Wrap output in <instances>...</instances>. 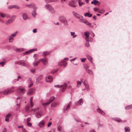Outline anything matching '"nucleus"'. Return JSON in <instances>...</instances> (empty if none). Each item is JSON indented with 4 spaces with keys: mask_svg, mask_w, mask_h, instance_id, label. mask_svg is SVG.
I'll use <instances>...</instances> for the list:
<instances>
[{
    "mask_svg": "<svg viewBox=\"0 0 132 132\" xmlns=\"http://www.w3.org/2000/svg\"><path fill=\"white\" fill-rule=\"evenodd\" d=\"M45 121L43 120H42L38 123V126L40 127H43L44 125Z\"/></svg>",
    "mask_w": 132,
    "mask_h": 132,
    "instance_id": "a211bd4d",
    "label": "nucleus"
},
{
    "mask_svg": "<svg viewBox=\"0 0 132 132\" xmlns=\"http://www.w3.org/2000/svg\"><path fill=\"white\" fill-rule=\"evenodd\" d=\"M69 60V59H68V57L65 58L63 60H62L61 61V62L62 63H64V62H65L64 61V60Z\"/></svg>",
    "mask_w": 132,
    "mask_h": 132,
    "instance_id": "a18cd8bd",
    "label": "nucleus"
},
{
    "mask_svg": "<svg viewBox=\"0 0 132 132\" xmlns=\"http://www.w3.org/2000/svg\"><path fill=\"white\" fill-rule=\"evenodd\" d=\"M42 114V112L41 111H39L36 112V116L37 118H40Z\"/></svg>",
    "mask_w": 132,
    "mask_h": 132,
    "instance_id": "f8f14e48",
    "label": "nucleus"
},
{
    "mask_svg": "<svg viewBox=\"0 0 132 132\" xmlns=\"http://www.w3.org/2000/svg\"><path fill=\"white\" fill-rule=\"evenodd\" d=\"M14 92L13 90L9 89L5 90L4 92V94L5 95H7Z\"/></svg>",
    "mask_w": 132,
    "mask_h": 132,
    "instance_id": "6e6552de",
    "label": "nucleus"
},
{
    "mask_svg": "<svg viewBox=\"0 0 132 132\" xmlns=\"http://www.w3.org/2000/svg\"><path fill=\"white\" fill-rule=\"evenodd\" d=\"M16 63L19 65L26 67L27 66L26 64L25 63L24 61L23 60H20L16 62Z\"/></svg>",
    "mask_w": 132,
    "mask_h": 132,
    "instance_id": "0eeeda50",
    "label": "nucleus"
},
{
    "mask_svg": "<svg viewBox=\"0 0 132 132\" xmlns=\"http://www.w3.org/2000/svg\"><path fill=\"white\" fill-rule=\"evenodd\" d=\"M86 59V58L82 59H81V61L82 62H85V60Z\"/></svg>",
    "mask_w": 132,
    "mask_h": 132,
    "instance_id": "680f3d73",
    "label": "nucleus"
},
{
    "mask_svg": "<svg viewBox=\"0 0 132 132\" xmlns=\"http://www.w3.org/2000/svg\"><path fill=\"white\" fill-rule=\"evenodd\" d=\"M89 132H95L94 129L91 130L89 131Z\"/></svg>",
    "mask_w": 132,
    "mask_h": 132,
    "instance_id": "774afa93",
    "label": "nucleus"
},
{
    "mask_svg": "<svg viewBox=\"0 0 132 132\" xmlns=\"http://www.w3.org/2000/svg\"><path fill=\"white\" fill-rule=\"evenodd\" d=\"M15 18V15L13 16L12 18L9 19L7 22H6L5 23L6 24V25H8L13 22Z\"/></svg>",
    "mask_w": 132,
    "mask_h": 132,
    "instance_id": "423d86ee",
    "label": "nucleus"
},
{
    "mask_svg": "<svg viewBox=\"0 0 132 132\" xmlns=\"http://www.w3.org/2000/svg\"><path fill=\"white\" fill-rule=\"evenodd\" d=\"M1 16L2 18H4L5 16V14H3L2 13H1Z\"/></svg>",
    "mask_w": 132,
    "mask_h": 132,
    "instance_id": "603ef678",
    "label": "nucleus"
},
{
    "mask_svg": "<svg viewBox=\"0 0 132 132\" xmlns=\"http://www.w3.org/2000/svg\"><path fill=\"white\" fill-rule=\"evenodd\" d=\"M40 62V60L39 59L37 62H33V64L34 66H37L38 63H39Z\"/></svg>",
    "mask_w": 132,
    "mask_h": 132,
    "instance_id": "72a5a7b5",
    "label": "nucleus"
},
{
    "mask_svg": "<svg viewBox=\"0 0 132 132\" xmlns=\"http://www.w3.org/2000/svg\"><path fill=\"white\" fill-rule=\"evenodd\" d=\"M78 3L79 5L80 6H81L82 5L84 4V3L82 2H81V0H79L78 1Z\"/></svg>",
    "mask_w": 132,
    "mask_h": 132,
    "instance_id": "a19ab883",
    "label": "nucleus"
},
{
    "mask_svg": "<svg viewBox=\"0 0 132 132\" xmlns=\"http://www.w3.org/2000/svg\"><path fill=\"white\" fill-rule=\"evenodd\" d=\"M31 53V52L30 51V50H29L28 51H27L25 52H24L23 53V54L24 55L29 54Z\"/></svg>",
    "mask_w": 132,
    "mask_h": 132,
    "instance_id": "cd10ccee",
    "label": "nucleus"
},
{
    "mask_svg": "<svg viewBox=\"0 0 132 132\" xmlns=\"http://www.w3.org/2000/svg\"><path fill=\"white\" fill-rule=\"evenodd\" d=\"M30 5H31V7L33 8V12H32V15L33 16L35 17V16L37 14L36 12V10L38 7L35 4L33 3L30 4Z\"/></svg>",
    "mask_w": 132,
    "mask_h": 132,
    "instance_id": "f03ea898",
    "label": "nucleus"
},
{
    "mask_svg": "<svg viewBox=\"0 0 132 132\" xmlns=\"http://www.w3.org/2000/svg\"><path fill=\"white\" fill-rule=\"evenodd\" d=\"M50 102H48L45 103H43L42 104V105L44 106H47L50 104Z\"/></svg>",
    "mask_w": 132,
    "mask_h": 132,
    "instance_id": "4c0bfd02",
    "label": "nucleus"
},
{
    "mask_svg": "<svg viewBox=\"0 0 132 132\" xmlns=\"http://www.w3.org/2000/svg\"><path fill=\"white\" fill-rule=\"evenodd\" d=\"M94 10L95 11H97L98 10V9L95 8L94 9Z\"/></svg>",
    "mask_w": 132,
    "mask_h": 132,
    "instance_id": "69168bd1",
    "label": "nucleus"
},
{
    "mask_svg": "<svg viewBox=\"0 0 132 132\" xmlns=\"http://www.w3.org/2000/svg\"><path fill=\"white\" fill-rule=\"evenodd\" d=\"M55 98L54 97H50V99L49 100V101H48L49 102H50V104L53 101H54Z\"/></svg>",
    "mask_w": 132,
    "mask_h": 132,
    "instance_id": "c756f323",
    "label": "nucleus"
},
{
    "mask_svg": "<svg viewBox=\"0 0 132 132\" xmlns=\"http://www.w3.org/2000/svg\"><path fill=\"white\" fill-rule=\"evenodd\" d=\"M57 102H55L52 104L51 105V106L52 107H56L57 106Z\"/></svg>",
    "mask_w": 132,
    "mask_h": 132,
    "instance_id": "f704fd0d",
    "label": "nucleus"
},
{
    "mask_svg": "<svg viewBox=\"0 0 132 132\" xmlns=\"http://www.w3.org/2000/svg\"><path fill=\"white\" fill-rule=\"evenodd\" d=\"M27 124L28 126L29 127H31L32 126L31 123L29 122H27Z\"/></svg>",
    "mask_w": 132,
    "mask_h": 132,
    "instance_id": "8fccbe9b",
    "label": "nucleus"
},
{
    "mask_svg": "<svg viewBox=\"0 0 132 132\" xmlns=\"http://www.w3.org/2000/svg\"><path fill=\"white\" fill-rule=\"evenodd\" d=\"M71 103V102H70L68 104L67 106H64V108H63V111H66L69 109L70 107V104Z\"/></svg>",
    "mask_w": 132,
    "mask_h": 132,
    "instance_id": "dca6fc26",
    "label": "nucleus"
},
{
    "mask_svg": "<svg viewBox=\"0 0 132 132\" xmlns=\"http://www.w3.org/2000/svg\"><path fill=\"white\" fill-rule=\"evenodd\" d=\"M59 20L61 22L63 23L65 26H67L68 25L67 20L64 16L63 15L59 16Z\"/></svg>",
    "mask_w": 132,
    "mask_h": 132,
    "instance_id": "f257e3e1",
    "label": "nucleus"
},
{
    "mask_svg": "<svg viewBox=\"0 0 132 132\" xmlns=\"http://www.w3.org/2000/svg\"><path fill=\"white\" fill-rule=\"evenodd\" d=\"M35 92V90L34 89H30L27 92V94L29 95H31L33 94Z\"/></svg>",
    "mask_w": 132,
    "mask_h": 132,
    "instance_id": "ddd939ff",
    "label": "nucleus"
},
{
    "mask_svg": "<svg viewBox=\"0 0 132 132\" xmlns=\"http://www.w3.org/2000/svg\"><path fill=\"white\" fill-rule=\"evenodd\" d=\"M50 54V52H43V54L42 55V56L43 57H45L48 55Z\"/></svg>",
    "mask_w": 132,
    "mask_h": 132,
    "instance_id": "393cba45",
    "label": "nucleus"
},
{
    "mask_svg": "<svg viewBox=\"0 0 132 132\" xmlns=\"http://www.w3.org/2000/svg\"><path fill=\"white\" fill-rule=\"evenodd\" d=\"M17 92L19 95H22L25 93V89L24 88H21L19 87L18 88Z\"/></svg>",
    "mask_w": 132,
    "mask_h": 132,
    "instance_id": "39448f33",
    "label": "nucleus"
},
{
    "mask_svg": "<svg viewBox=\"0 0 132 132\" xmlns=\"http://www.w3.org/2000/svg\"><path fill=\"white\" fill-rule=\"evenodd\" d=\"M38 57V55L36 54H35L34 55V57L35 58V60L36 59V57Z\"/></svg>",
    "mask_w": 132,
    "mask_h": 132,
    "instance_id": "864d4df0",
    "label": "nucleus"
},
{
    "mask_svg": "<svg viewBox=\"0 0 132 132\" xmlns=\"http://www.w3.org/2000/svg\"><path fill=\"white\" fill-rule=\"evenodd\" d=\"M33 83L32 82H31L28 86V87L30 88L33 85Z\"/></svg>",
    "mask_w": 132,
    "mask_h": 132,
    "instance_id": "052dcab7",
    "label": "nucleus"
},
{
    "mask_svg": "<svg viewBox=\"0 0 132 132\" xmlns=\"http://www.w3.org/2000/svg\"><path fill=\"white\" fill-rule=\"evenodd\" d=\"M13 8H15L17 9H19L20 8V7L17 5H13Z\"/></svg>",
    "mask_w": 132,
    "mask_h": 132,
    "instance_id": "c03bdc74",
    "label": "nucleus"
},
{
    "mask_svg": "<svg viewBox=\"0 0 132 132\" xmlns=\"http://www.w3.org/2000/svg\"><path fill=\"white\" fill-rule=\"evenodd\" d=\"M5 62H0V65H2V67H3L4 66V65L5 64Z\"/></svg>",
    "mask_w": 132,
    "mask_h": 132,
    "instance_id": "3c124183",
    "label": "nucleus"
},
{
    "mask_svg": "<svg viewBox=\"0 0 132 132\" xmlns=\"http://www.w3.org/2000/svg\"><path fill=\"white\" fill-rule=\"evenodd\" d=\"M86 80H85L83 83V84L85 86V87L87 88L88 89L89 88V86L87 84H86L85 82Z\"/></svg>",
    "mask_w": 132,
    "mask_h": 132,
    "instance_id": "ea45409f",
    "label": "nucleus"
},
{
    "mask_svg": "<svg viewBox=\"0 0 132 132\" xmlns=\"http://www.w3.org/2000/svg\"><path fill=\"white\" fill-rule=\"evenodd\" d=\"M125 129L126 132H129L130 129V128L128 126H126L125 127Z\"/></svg>",
    "mask_w": 132,
    "mask_h": 132,
    "instance_id": "7c9ffc66",
    "label": "nucleus"
},
{
    "mask_svg": "<svg viewBox=\"0 0 132 132\" xmlns=\"http://www.w3.org/2000/svg\"><path fill=\"white\" fill-rule=\"evenodd\" d=\"M70 34H71V36H73V38H75V37H76L77 36V35H74L75 34V33L74 32H70Z\"/></svg>",
    "mask_w": 132,
    "mask_h": 132,
    "instance_id": "e433bc0d",
    "label": "nucleus"
},
{
    "mask_svg": "<svg viewBox=\"0 0 132 132\" xmlns=\"http://www.w3.org/2000/svg\"><path fill=\"white\" fill-rule=\"evenodd\" d=\"M84 15L85 16H88H88L89 15V13L88 12H87L84 14Z\"/></svg>",
    "mask_w": 132,
    "mask_h": 132,
    "instance_id": "6e6d98bb",
    "label": "nucleus"
},
{
    "mask_svg": "<svg viewBox=\"0 0 132 132\" xmlns=\"http://www.w3.org/2000/svg\"><path fill=\"white\" fill-rule=\"evenodd\" d=\"M87 57L88 59L90 62L92 64H93V63L92 61V58L89 55H88Z\"/></svg>",
    "mask_w": 132,
    "mask_h": 132,
    "instance_id": "2f4dec72",
    "label": "nucleus"
},
{
    "mask_svg": "<svg viewBox=\"0 0 132 132\" xmlns=\"http://www.w3.org/2000/svg\"><path fill=\"white\" fill-rule=\"evenodd\" d=\"M97 111L103 115H104L105 114L104 112L101 110V109L99 108L97 109Z\"/></svg>",
    "mask_w": 132,
    "mask_h": 132,
    "instance_id": "5701e85b",
    "label": "nucleus"
},
{
    "mask_svg": "<svg viewBox=\"0 0 132 132\" xmlns=\"http://www.w3.org/2000/svg\"><path fill=\"white\" fill-rule=\"evenodd\" d=\"M22 18L24 20H26L28 18L27 14L26 13H24L23 15Z\"/></svg>",
    "mask_w": 132,
    "mask_h": 132,
    "instance_id": "4be33fe9",
    "label": "nucleus"
},
{
    "mask_svg": "<svg viewBox=\"0 0 132 132\" xmlns=\"http://www.w3.org/2000/svg\"><path fill=\"white\" fill-rule=\"evenodd\" d=\"M18 31H16L15 33L12 34L10 36H11L12 37L15 36L16 35V34L18 33Z\"/></svg>",
    "mask_w": 132,
    "mask_h": 132,
    "instance_id": "49530a36",
    "label": "nucleus"
},
{
    "mask_svg": "<svg viewBox=\"0 0 132 132\" xmlns=\"http://www.w3.org/2000/svg\"><path fill=\"white\" fill-rule=\"evenodd\" d=\"M89 35V33L88 32L86 31L85 32L84 35L86 36L85 39H88Z\"/></svg>",
    "mask_w": 132,
    "mask_h": 132,
    "instance_id": "412c9836",
    "label": "nucleus"
},
{
    "mask_svg": "<svg viewBox=\"0 0 132 132\" xmlns=\"http://www.w3.org/2000/svg\"><path fill=\"white\" fill-rule=\"evenodd\" d=\"M53 77L51 76H48L45 78V80L47 82H51L53 81Z\"/></svg>",
    "mask_w": 132,
    "mask_h": 132,
    "instance_id": "9b49d317",
    "label": "nucleus"
},
{
    "mask_svg": "<svg viewBox=\"0 0 132 132\" xmlns=\"http://www.w3.org/2000/svg\"><path fill=\"white\" fill-rule=\"evenodd\" d=\"M30 50L32 53L33 51H36L37 50V49L36 48H34Z\"/></svg>",
    "mask_w": 132,
    "mask_h": 132,
    "instance_id": "09e8293b",
    "label": "nucleus"
},
{
    "mask_svg": "<svg viewBox=\"0 0 132 132\" xmlns=\"http://www.w3.org/2000/svg\"><path fill=\"white\" fill-rule=\"evenodd\" d=\"M73 15L77 19H79L81 20H83V17L81 15H80L76 12L75 11L72 12Z\"/></svg>",
    "mask_w": 132,
    "mask_h": 132,
    "instance_id": "20e7f679",
    "label": "nucleus"
},
{
    "mask_svg": "<svg viewBox=\"0 0 132 132\" xmlns=\"http://www.w3.org/2000/svg\"><path fill=\"white\" fill-rule=\"evenodd\" d=\"M82 81H78L77 85V87H79L80 86Z\"/></svg>",
    "mask_w": 132,
    "mask_h": 132,
    "instance_id": "c9c22d12",
    "label": "nucleus"
},
{
    "mask_svg": "<svg viewBox=\"0 0 132 132\" xmlns=\"http://www.w3.org/2000/svg\"><path fill=\"white\" fill-rule=\"evenodd\" d=\"M11 116V115L10 114H7L5 117V121L7 122L9 121V118Z\"/></svg>",
    "mask_w": 132,
    "mask_h": 132,
    "instance_id": "b1692460",
    "label": "nucleus"
},
{
    "mask_svg": "<svg viewBox=\"0 0 132 132\" xmlns=\"http://www.w3.org/2000/svg\"><path fill=\"white\" fill-rule=\"evenodd\" d=\"M86 42L85 44V46L86 47H89L90 46L89 44V40L88 39H86Z\"/></svg>",
    "mask_w": 132,
    "mask_h": 132,
    "instance_id": "aec40b11",
    "label": "nucleus"
},
{
    "mask_svg": "<svg viewBox=\"0 0 132 132\" xmlns=\"http://www.w3.org/2000/svg\"><path fill=\"white\" fill-rule=\"evenodd\" d=\"M3 132H7V130L6 128H4Z\"/></svg>",
    "mask_w": 132,
    "mask_h": 132,
    "instance_id": "338daca9",
    "label": "nucleus"
},
{
    "mask_svg": "<svg viewBox=\"0 0 132 132\" xmlns=\"http://www.w3.org/2000/svg\"><path fill=\"white\" fill-rule=\"evenodd\" d=\"M131 109H132V108L130 105L127 106L125 107V109L126 110H129Z\"/></svg>",
    "mask_w": 132,
    "mask_h": 132,
    "instance_id": "58836bf2",
    "label": "nucleus"
},
{
    "mask_svg": "<svg viewBox=\"0 0 132 132\" xmlns=\"http://www.w3.org/2000/svg\"><path fill=\"white\" fill-rule=\"evenodd\" d=\"M40 62L41 61L44 65H46L48 63V59L46 58L40 59Z\"/></svg>",
    "mask_w": 132,
    "mask_h": 132,
    "instance_id": "1a4fd4ad",
    "label": "nucleus"
},
{
    "mask_svg": "<svg viewBox=\"0 0 132 132\" xmlns=\"http://www.w3.org/2000/svg\"><path fill=\"white\" fill-rule=\"evenodd\" d=\"M82 22H84L86 25L89 26L91 24V23L89 22L88 21L86 20H83Z\"/></svg>",
    "mask_w": 132,
    "mask_h": 132,
    "instance_id": "473e14b6",
    "label": "nucleus"
},
{
    "mask_svg": "<svg viewBox=\"0 0 132 132\" xmlns=\"http://www.w3.org/2000/svg\"><path fill=\"white\" fill-rule=\"evenodd\" d=\"M9 37V42H12L13 39L12 37L11 36H10Z\"/></svg>",
    "mask_w": 132,
    "mask_h": 132,
    "instance_id": "79ce46f5",
    "label": "nucleus"
},
{
    "mask_svg": "<svg viewBox=\"0 0 132 132\" xmlns=\"http://www.w3.org/2000/svg\"><path fill=\"white\" fill-rule=\"evenodd\" d=\"M83 103V100L82 98L80 99L78 101V104L79 105H81Z\"/></svg>",
    "mask_w": 132,
    "mask_h": 132,
    "instance_id": "bb28decb",
    "label": "nucleus"
},
{
    "mask_svg": "<svg viewBox=\"0 0 132 132\" xmlns=\"http://www.w3.org/2000/svg\"><path fill=\"white\" fill-rule=\"evenodd\" d=\"M37 29H34L33 30V32L34 33H36L37 32L36 31Z\"/></svg>",
    "mask_w": 132,
    "mask_h": 132,
    "instance_id": "e2e57ef3",
    "label": "nucleus"
},
{
    "mask_svg": "<svg viewBox=\"0 0 132 132\" xmlns=\"http://www.w3.org/2000/svg\"><path fill=\"white\" fill-rule=\"evenodd\" d=\"M57 129L60 132H63V128L61 126H59L58 127Z\"/></svg>",
    "mask_w": 132,
    "mask_h": 132,
    "instance_id": "a878e982",
    "label": "nucleus"
},
{
    "mask_svg": "<svg viewBox=\"0 0 132 132\" xmlns=\"http://www.w3.org/2000/svg\"><path fill=\"white\" fill-rule=\"evenodd\" d=\"M86 71L90 75H92L93 73L92 71L88 69L89 68V67L88 65H87L86 67Z\"/></svg>",
    "mask_w": 132,
    "mask_h": 132,
    "instance_id": "f3484780",
    "label": "nucleus"
},
{
    "mask_svg": "<svg viewBox=\"0 0 132 132\" xmlns=\"http://www.w3.org/2000/svg\"><path fill=\"white\" fill-rule=\"evenodd\" d=\"M67 63L66 62H64V63H62L61 61L59 62V65L60 66L64 65V67H65L67 65Z\"/></svg>",
    "mask_w": 132,
    "mask_h": 132,
    "instance_id": "6ab92c4d",
    "label": "nucleus"
},
{
    "mask_svg": "<svg viewBox=\"0 0 132 132\" xmlns=\"http://www.w3.org/2000/svg\"><path fill=\"white\" fill-rule=\"evenodd\" d=\"M13 5H9L8 6V8L9 9H12L13 8Z\"/></svg>",
    "mask_w": 132,
    "mask_h": 132,
    "instance_id": "de8ad7c7",
    "label": "nucleus"
},
{
    "mask_svg": "<svg viewBox=\"0 0 132 132\" xmlns=\"http://www.w3.org/2000/svg\"><path fill=\"white\" fill-rule=\"evenodd\" d=\"M35 69H32L30 70V71L34 73L35 72Z\"/></svg>",
    "mask_w": 132,
    "mask_h": 132,
    "instance_id": "13d9d810",
    "label": "nucleus"
},
{
    "mask_svg": "<svg viewBox=\"0 0 132 132\" xmlns=\"http://www.w3.org/2000/svg\"><path fill=\"white\" fill-rule=\"evenodd\" d=\"M67 87V84L64 83L63 85L60 86V90L61 91L63 92L64 91Z\"/></svg>",
    "mask_w": 132,
    "mask_h": 132,
    "instance_id": "9d476101",
    "label": "nucleus"
},
{
    "mask_svg": "<svg viewBox=\"0 0 132 132\" xmlns=\"http://www.w3.org/2000/svg\"><path fill=\"white\" fill-rule=\"evenodd\" d=\"M115 120L118 122H120L121 121V120L119 118H117L115 119Z\"/></svg>",
    "mask_w": 132,
    "mask_h": 132,
    "instance_id": "4d7b16f0",
    "label": "nucleus"
},
{
    "mask_svg": "<svg viewBox=\"0 0 132 132\" xmlns=\"http://www.w3.org/2000/svg\"><path fill=\"white\" fill-rule=\"evenodd\" d=\"M46 8L51 13H55V11L53 8L50 4H47L45 6Z\"/></svg>",
    "mask_w": 132,
    "mask_h": 132,
    "instance_id": "7ed1b4c3",
    "label": "nucleus"
},
{
    "mask_svg": "<svg viewBox=\"0 0 132 132\" xmlns=\"http://www.w3.org/2000/svg\"><path fill=\"white\" fill-rule=\"evenodd\" d=\"M94 4L95 5H97V4L99 3V1L97 0H94Z\"/></svg>",
    "mask_w": 132,
    "mask_h": 132,
    "instance_id": "37998d69",
    "label": "nucleus"
},
{
    "mask_svg": "<svg viewBox=\"0 0 132 132\" xmlns=\"http://www.w3.org/2000/svg\"><path fill=\"white\" fill-rule=\"evenodd\" d=\"M19 79H21V78L20 76H19L18 77L17 79H16V81H18Z\"/></svg>",
    "mask_w": 132,
    "mask_h": 132,
    "instance_id": "5fc2aeb1",
    "label": "nucleus"
},
{
    "mask_svg": "<svg viewBox=\"0 0 132 132\" xmlns=\"http://www.w3.org/2000/svg\"><path fill=\"white\" fill-rule=\"evenodd\" d=\"M0 21L2 23H4L5 22L3 20L1 19H0Z\"/></svg>",
    "mask_w": 132,
    "mask_h": 132,
    "instance_id": "0e129e2a",
    "label": "nucleus"
},
{
    "mask_svg": "<svg viewBox=\"0 0 132 132\" xmlns=\"http://www.w3.org/2000/svg\"><path fill=\"white\" fill-rule=\"evenodd\" d=\"M43 79V76L42 75H39L38 77L37 78L36 80V83L38 84L39 83V81L42 80Z\"/></svg>",
    "mask_w": 132,
    "mask_h": 132,
    "instance_id": "2eb2a0df",
    "label": "nucleus"
},
{
    "mask_svg": "<svg viewBox=\"0 0 132 132\" xmlns=\"http://www.w3.org/2000/svg\"><path fill=\"white\" fill-rule=\"evenodd\" d=\"M69 5L73 7H75L76 6L75 4V2L74 1H71L69 2Z\"/></svg>",
    "mask_w": 132,
    "mask_h": 132,
    "instance_id": "4468645a",
    "label": "nucleus"
},
{
    "mask_svg": "<svg viewBox=\"0 0 132 132\" xmlns=\"http://www.w3.org/2000/svg\"><path fill=\"white\" fill-rule=\"evenodd\" d=\"M16 51L17 52H20L22 51V50L21 49H17L16 50Z\"/></svg>",
    "mask_w": 132,
    "mask_h": 132,
    "instance_id": "bf43d9fd",
    "label": "nucleus"
},
{
    "mask_svg": "<svg viewBox=\"0 0 132 132\" xmlns=\"http://www.w3.org/2000/svg\"><path fill=\"white\" fill-rule=\"evenodd\" d=\"M45 1L46 3L54 2H57V1L54 0H45Z\"/></svg>",
    "mask_w": 132,
    "mask_h": 132,
    "instance_id": "c85d7f7f",
    "label": "nucleus"
}]
</instances>
